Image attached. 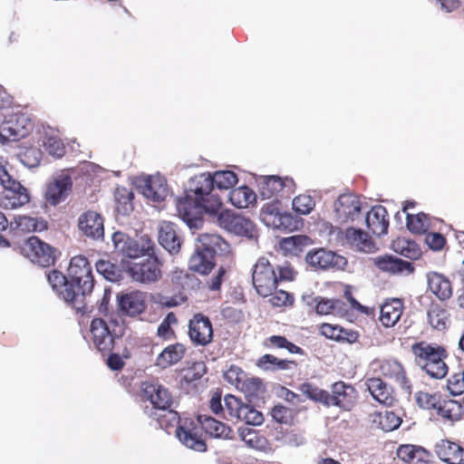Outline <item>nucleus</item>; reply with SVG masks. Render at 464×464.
<instances>
[{"label": "nucleus", "mask_w": 464, "mask_h": 464, "mask_svg": "<svg viewBox=\"0 0 464 464\" xmlns=\"http://www.w3.org/2000/svg\"><path fill=\"white\" fill-rule=\"evenodd\" d=\"M120 308L130 315L140 314L145 308V295L140 291L123 294L118 297Z\"/></svg>", "instance_id": "29"}, {"label": "nucleus", "mask_w": 464, "mask_h": 464, "mask_svg": "<svg viewBox=\"0 0 464 464\" xmlns=\"http://www.w3.org/2000/svg\"><path fill=\"white\" fill-rule=\"evenodd\" d=\"M401 417L393 411H384L379 413V425L384 431H392L400 427Z\"/></svg>", "instance_id": "50"}, {"label": "nucleus", "mask_w": 464, "mask_h": 464, "mask_svg": "<svg viewBox=\"0 0 464 464\" xmlns=\"http://www.w3.org/2000/svg\"><path fill=\"white\" fill-rule=\"evenodd\" d=\"M225 379L237 389L246 378L245 372L237 366L232 365L224 373Z\"/></svg>", "instance_id": "60"}, {"label": "nucleus", "mask_w": 464, "mask_h": 464, "mask_svg": "<svg viewBox=\"0 0 464 464\" xmlns=\"http://www.w3.org/2000/svg\"><path fill=\"white\" fill-rule=\"evenodd\" d=\"M397 456L406 463L417 464L418 462L427 461L430 458V453L421 447L408 444L398 448Z\"/></svg>", "instance_id": "38"}, {"label": "nucleus", "mask_w": 464, "mask_h": 464, "mask_svg": "<svg viewBox=\"0 0 464 464\" xmlns=\"http://www.w3.org/2000/svg\"><path fill=\"white\" fill-rule=\"evenodd\" d=\"M435 452L440 459L448 464H464V449L448 440H441L435 445Z\"/></svg>", "instance_id": "22"}, {"label": "nucleus", "mask_w": 464, "mask_h": 464, "mask_svg": "<svg viewBox=\"0 0 464 464\" xmlns=\"http://www.w3.org/2000/svg\"><path fill=\"white\" fill-rule=\"evenodd\" d=\"M344 304L341 300L321 298L316 304V313L319 314H343Z\"/></svg>", "instance_id": "44"}, {"label": "nucleus", "mask_w": 464, "mask_h": 464, "mask_svg": "<svg viewBox=\"0 0 464 464\" xmlns=\"http://www.w3.org/2000/svg\"><path fill=\"white\" fill-rule=\"evenodd\" d=\"M367 227L372 234L381 237L387 234L389 227V219L387 210L384 207L379 205L374 206L368 211L366 215Z\"/></svg>", "instance_id": "23"}, {"label": "nucleus", "mask_w": 464, "mask_h": 464, "mask_svg": "<svg viewBox=\"0 0 464 464\" xmlns=\"http://www.w3.org/2000/svg\"><path fill=\"white\" fill-rule=\"evenodd\" d=\"M198 421L210 437L221 440H232L233 431L227 424L208 415H198Z\"/></svg>", "instance_id": "24"}, {"label": "nucleus", "mask_w": 464, "mask_h": 464, "mask_svg": "<svg viewBox=\"0 0 464 464\" xmlns=\"http://www.w3.org/2000/svg\"><path fill=\"white\" fill-rule=\"evenodd\" d=\"M47 279L52 288L57 292L65 302L72 304V301L65 296L67 292L70 294L76 293L75 286L72 285L71 279L68 280L65 276L57 270H53L48 274Z\"/></svg>", "instance_id": "35"}, {"label": "nucleus", "mask_w": 464, "mask_h": 464, "mask_svg": "<svg viewBox=\"0 0 464 464\" xmlns=\"http://www.w3.org/2000/svg\"><path fill=\"white\" fill-rule=\"evenodd\" d=\"M269 296H271L269 299L270 304L276 307L285 306L292 303L291 295L284 290H275Z\"/></svg>", "instance_id": "62"}, {"label": "nucleus", "mask_w": 464, "mask_h": 464, "mask_svg": "<svg viewBox=\"0 0 464 464\" xmlns=\"http://www.w3.org/2000/svg\"><path fill=\"white\" fill-rule=\"evenodd\" d=\"M222 238L216 234H201L198 237L196 247H200L202 251H210L212 256L218 248H220Z\"/></svg>", "instance_id": "49"}, {"label": "nucleus", "mask_w": 464, "mask_h": 464, "mask_svg": "<svg viewBox=\"0 0 464 464\" xmlns=\"http://www.w3.org/2000/svg\"><path fill=\"white\" fill-rule=\"evenodd\" d=\"M366 386L372 398L381 404L392 405L393 402L392 390L380 378H371Z\"/></svg>", "instance_id": "32"}, {"label": "nucleus", "mask_w": 464, "mask_h": 464, "mask_svg": "<svg viewBox=\"0 0 464 464\" xmlns=\"http://www.w3.org/2000/svg\"><path fill=\"white\" fill-rule=\"evenodd\" d=\"M310 244V239L306 236L296 235L282 238L280 240V248L285 254L297 255L302 252L304 247Z\"/></svg>", "instance_id": "40"}, {"label": "nucleus", "mask_w": 464, "mask_h": 464, "mask_svg": "<svg viewBox=\"0 0 464 464\" xmlns=\"http://www.w3.org/2000/svg\"><path fill=\"white\" fill-rule=\"evenodd\" d=\"M426 278L429 289L440 300H447L451 297V283L444 275L432 271L427 273Z\"/></svg>", "instance_id": "25"}, {"label": "nucleus", "mask_w": 464, "mask_h": 464, "mask_svg": "<svg viewBox=\"0 0 464 464\" xmlns=\"http://www.w3.org/2000/svg\"><path fill=\"white\" fill-rule=\"evenodd\" d=\"M150 416L158 420L160 428L166 430L169 426H174L179 422L178 413L169 408L166 411H159L158 412L152 411Z\"/></svg>", "instance_id": "53"}, {"label": "nucleus", "mask_w": 464, "mask_h": 464, "mask_svg": "<svg viewBox=\"0 0 464 464\" xmlns=\"http://www.w3.org/2000/svg\"><path fill=\"white\" fill-rule=\"evenodd\" d=\"M214 188L218 189H229L238 181L236 173L230 170H218L211 174Z\"/></svg>", "instance_id": "42"}, {"label": "nucleus", "mask_w": 464, "mask_h": 464, "mask_svg": "<svg viewBox=\"0 0 464 464\" xmlns=\"http://www.w3.org/2000/svg\"><path fill=\"white\" fill-rule=\"evenodd\" d=\"M22 252L31 262L46 267L54 263L55 249L37 237H30L22 247Z\"/></svg>", "instance_id": "8"}, {"label": "nucleus", "mask_w": 464, "mask_h": 464, "mask_svg": "<svg viewBox=\"0 0 464 464\" xmlns=\"http://www.w3.org/2000/svg\"><path fill=\"white\" fill-rule=\"evenodd\" d=\"M263 223L276 229H292L295 222L289 213H281L275 204L266 205L260 213Z\"/></svg>", "instance_id": "19"}, {"label": "nucleus", "mask_w": 464, "mask_h": 464, "mask_svg": "<svg viewBox=\"0 0 464 464\" xmlns=\"http://www.w3.org/2000/svg\"><path fill=\"white\" fill-rule=\"evenodd\" d=\"M411 351L415 357V362L428 375L441 379L447 374L448 367L444 362L446 352L442 347L420 342L413 344Z\"/></svg>", "instance_id": "3"}, {"label": "nucleus", "mask_w": 464, "mask_h": 464, "mask_svg": "<svg viewBox=\"0 0 464 464\" xmlns=\"http://www.w3.org/2000/svg\"><path fill=\"white\" fill-rule=\"evenodd\" d=\"M362 203L359 198L351 193L341 195L334 203V211L337 219L341 223L353 220L359 216Z\"/></svg>", "instance_id": "17"}, {"label": "nucleus", "mask_w": 464, "mask_h": 464, "mask_svg": "<svg viewBox=\"0 0 464 464\" xmlns=\"http://www.w3.org/2000/svg\"><path fill=\"white\" fill-rule=\"evenodd\" d=\"M20 161L28 168L39 165L42 159V152L39 149L31 147L18 154Z\"/></svg>", "instance_id": "57"}, {"label": "nucleus", "mask_w": 464, "mask_h": 464, "mask_svg": "<svg viewBox=\"0 0 464 464\" xmlns=\"http://www.w3.org/2000/svg\"><path fill=\"white\" fill-rule=\"evenodd\" d=\"M238 435L248 447L256 448L257 446L258 438L255 430L247 427H241L238 429Z\"/></svg>", "instance_id": "63"}, {"label": "nucleus", "mask_w": 464, "mask_h": 464, "mask_svg": "<svg viewBox=\"0 0 464 464\" xmlns=\"http://www.w3.org/2000/svg\"><path fill=\"white\" fill-rule=\"evenodd\" d=\"M95 266L97 272L109 281H116L120 276L118 267L108 260H98Z\"/></svg>", "instance_id": "56"}, {"label": "nucleus", "mask_w": 464, "mask_h": 464, "mask_svg": "<svg viewBox=\"0 0 464 464\" xmlns=\"http://www.w3.org/2000/svg\"><path fill=\"white\" fill-rule=\"evenodd\" d=\"M230 203L237 208H248L256 201V193L246 186L239 187L229 193Z\"/></svg>", "instance_id": "39"}, {"label": "nucleus", "mask_w": 464, "mask_h": 464, "mask_svg": "<svg viewBox=\"0 0 464 464\" xmlns=\"http://www.w3.org/2000/svg\"><path fill=\"white\" fill-rule=\"evenodd\" d=\"M188 334L193 343L205 346L213 338V329L209 319L201 314H195L188 324Z\"/></svg>", "instance_id": "16"}, {"label": "nucleus", "mask_w": 464, "mask_h": 464, "mask_svg": "<svg viewBox=\"0 0 464 464\" xmlns=\"http://www.w3.org/2000/svg\"><path fill=\"white\" fill-rule=\"evenodd\" d=\"M305 260L311 266L323 270H341L347 265V260L344 256L324 248L308 252Z\"/></svg>", "instance_id": "12"}, {"label": "nucleus", "mask_w": 464, "mask_h": 464, "mask_svg": "<svg viewBox=\"0 0 464 464\" xmlns=\"http://www.w3.org/2000/svg\"><path fill=\"white\" fill-rule=\"evenodd\" d=\"M216 219L218 226L225 230L248 238L256 237L255 224L241 215L235 213L229 209H222V208L215 214H208Z\"/></svg>", "instance_id": "4"}, {"label": "nucleus", "mask_w": 464, "mask_h": 464, "mask_svg": "<svg viewBox=\"0 0 464 464\" xmlns=\"http://www.w3.org/2000/svg\"><path fill=\"white\" fill-rule=\"evenodd\" d=\"M91 334L92 343L100 352H110L114 346V340L122 334L121 331L117 333L111 330L107 323L102 318H95L91 323Z\"/></svg>", "instance_id": "10"}, {"label": "nucleus", "mask_w": 464, "mask_h": 464, "mask_svg": "<svg viewBox=\"0 0 464 464\" xmlns=\"http://www.w3.org/2000/svg\"><path fill=\"white\" fill-rule=\"evenodd\" d=\"M72 181L68 174L61 173L48 185L46 190V199L52 204L56 205L64 200L72 190Z\"/></svg>", "instance_id": "20"}, {"label": "nucleus", "mask_w": 464, "mask_h": 464, "mask_svg": "<svg viewBox=\"0 0 464 464\" xmlns=\"http://www.w3.org/2000/svg\"><path fill=\"white\" fill-rule=\"evenodd\" d=\"M347 242L359 251L370 253L373 251L374 245L368 234L361 229L348 228L345 232Z\"/></svg>", "instance_id": "36"}, {"label": "nucleus", "mask_w": 464, "mask_h": 464, "mask_svg": "<svg viewBox=\"0 0 464 464\" xmlns=\"http://www.w3.org/2000/svg\"><path fill=\"white\" fill-rule=\"evenodd\" d=\"M176 436L181 443L186 447L202 452L207 447L203 440H201L196 432L185 425H179L176 429Z\"/></svg>", "instance_id": "37"}, {"label": "nucleus", "mask_w": 464, "mask_h": 464, "mask_svg": "<svg viewBox=\"0 0 464 464\" xmlns=\"http://www.w3.org/2000/svg\"><path fill=\"white\" fill-rule=\"evenodd\" d=\"M407 227L412 233H426L430 227V219L424 213L417 215L407 214Z\"/></svg>", "instance_id": "47"}, {"label": "nucleus", "mask_w": 464, "mask_h": 464, "mask_svg": "<svg viewBox=\"0 0 464 464\" xmlns=\"http://www.w3.org/2000/svg\"><path fill=\"white\" fill-rule=\"evenodd\" d=\"M379 368L383 376L394 380L402 389H410L405 372L398 361L392 359L383 360L380 362Z\"/></svg>", "instance_id": "33"}, {"label": "nucleus", "mask_w": 464, "mask_h": 464, "mask_svg": "<svg viewBox=\"0 0 464 464\" xmlns=\"http://www.w3.org/2000/svg\"><path fill=\"white\" fill-rule=\"evenodd\" d=\"M415 401L417 405L428 411H435L439 407L440 401V396L436 393H430L427 392H418L415 394Z\"/></svg>", "instance_id": "51"}, {"label": "nucleus", "mask_w": 464, "mask_h": 464, "mask_svg": "<svg viewBox=\"0 0 464 464\" xmlns=\"http://www.w3.org/2000/svg\"><path fill=\"white\" fill-rule=\"evenodd\" d=\"M226 417L229 420H241L248 425L257 426L264 421L263 414L253 406L245 404L234 395L227 394L224 398Z\"/></svg>", "instance_id": "6"}, {"label": "nucleus", "mask_w": 464, "mask_h": 464, "mask_svg": "<svg viewBox=\"0 0 464 464\" xmlns=\"http://www.w3.org/2000/svg\"><path fill=\"white\" fill-rule=\"evenodd\" d=\"M272 418L279 423H289L293 418L292 411L283 405H276L271 411Z\"/></svg>", "instance_id": "61"}, {"label": "nucleus", "mask_w": 464, "mask_h": 464, "mask_svg": "<svg viewBox=\"0 0 464 464\" xmlns=\"http://www.w3.org/2000/svg\"><path fill=\"white\" fill-rule=\"evenodd\" d=\"M292 362L280 360L272 354H265L259 358L257 366L265 371H276L288 369Z\"/></svg>", "instance_id": "48"}, {"label": "nucleus", "mask_w": 464, "mask_h": 464, "mask_svg": "<svg viewBox=\"0 0 464 464\" xmlns=\"http://www.w3.org/2000/svg\"><path fill=\"white\" fill-rule=\"evenodd\" d=\"M139 189L142 195L152 202L164 201L169 195L166 179L160 175H152L140 180Z\"/></svg>", "instance_id": "13"}, {"label": "nucleus", "mask_w": 464, "mask_h": 464, "mask_svg": "<svg viewBox=\"0 0 464 464\" xmlns=\"http://www.w3.org/2000/svg\"><path fill=\"white\" fill-rule=\"evenodd\" d=\"M17 227L25 232L44 231L47 228V223L43 218L23 216L15 220Z\"/></svg>", "instance_id": "46"}, {"label": "nucleus", "mask_w": 464, "mask_h": 464, "mask_svg": "<svg viewBox=\"0 0 464 464\" xmlns=\"http://www.w3.org/2000/svg\"><path fill=\"white\" fill-rule=\"evenodd\" d=\"M293 209L300 215H308L314 208L315 201L309 195L296 196L292 201Z\"/></svg>", "instance_id": "55"}, {"label": "nucleus", "mask_w": 464, "mask_h": 464, "mask_svg": "<svg viewBox=\"0 0 464 464\" xmlns=\"http://www.w3.org/2000/svg\"><path fill=\"white\" fill-rule=\"evenodd\" d=\"M331 392L326 405L338 406L344 411H350L355 405L357 392L352 385L337 382L332 385Z\"/></svg>", "instance_id": "15"}, {"label": "nucleus", "mask_w": 464, "mask_h": 464, "mask_svg": "<svg viewBox=\"0 0 464 464\" xmlns=\"http://www.w3.org/2000/svg\"><path fill=\"white\" fill-rule=\"evenodd\" d=\"M214 257L210 251H202L200 247H196L194 254L189 258L188 267L192 271L207 275L215 266Z\"/></svg>", "instance_id": "34"}, {"label": "nucleus", "mask_w": 464, "mask_h": 464, "mask_svg": "<svg viewBox=\"0 0 464 464\" xmlns=\"http://www.w3.org/2000/svg\"><path fill=\"white\" fill-rule=\"evenodd\" d=\"M43 146L51 156L55 158H61L65 153L63 143L58 137L53 135H45Z\"/></svg>", "instance_id": "52"}, {"label": "nucleus", "mask_w": 464, "mask_h": 464, "mask_svg": "<svg viewBox=\"0 0 464 464\" xmlns=\"http://www.w3.org/2000/svg\"><path fill=\"white\" fill-rule=\"evenodd\" d=\"M78 227L84 236L92 239L99 240L104 237L103 218L96 211L82 213L78 218Z\"/></svg>", "instance_id": "18"}, {"label": "nucleus", "mask_w": 464, "mask_h": 464, "mask_svg": "<svg viewBox=\"0 0 464 464\" xmlns=\"http://www.w3.org/2000/svg\"><path fill=\"white\" fill-rule=\"evenodd\" d=\"M373 263L380 270L392 274L403 272L411 274L413 272V267L410 262L388 255L375 257Z\"/></svg>", "instance_id": "30"}, {"label": "nucleus", "mask_w": 464, "mask_h": 464, "mask_svg": "<svg viewBox=\"0 0 464 464\" xmlns=\"http://www.w3.org/2000/svg\"><path fill=\"white\" fill-rule=\"evenodd\" d=\"M142 397L153 406V411H166L172 404V395L159 382H143L140 386Z\"/></svg>", "instance_id": "11"}, {"label": "nucleus", "mask_w": 464, "mask_h": 464, "mask_svg": "<svg viewBox=\"0 0 464 464\" xmlns=\"http://www.w3.org/2000/svg\"><path fill=\"white\" fill-rule=\"evenodd\" d=\"M213 188L211 173H201L189 179L188 196L177 200L178 215L190 228L201 226L198 215L202 211L215 214L221 208V199L212 192Z\"/></svg>", "instance_id": "1"}, {"label": "nucleus", "mask_w": 464, "mask_h": 464, "mask_svg": "<svg viewBox=\"0 0 464 464\" xmlns=\"http://www.w3.org/2000/svg\"><path fill=\"white\" fill-rule=\"evenodd\" d=\"M403 305L400 299H392L385 302L380 310V321L385 327H392L402 314Z\"/></svg>", "instance_id": "31"}, {"label": "nucleus", "mask_w": 464, "mask_h": 464, "mask_svg": "<svg viewBox=\"0 0 464 464\" xmlns=\"http://www.w3.org/2000/svg\"><path fill=\"white\" fill-rule=\"evenodd\" d=\"M148 256L147 258L129 262L126 266L128 275L136 282L150 283L157 281L161 272L157 258Z\"/></svg>", "instance_id": "9"}, {"label": "nucleus", "mask_w": 464, "mask_h": 464, "mask_svg": "<svg viewBox=\"0 0 464 464\" xmlns=\"http://www.w3.org/2000/svg\"><path fill=\"white\" fill-rule=\"evenodd\" d=\"M112 242L118 252L131 259L153 254L154 242L147 237H141L136 241L122 232H115Z\"/></svg>", "instance_id": "5"}, {"label": "nucleus", "mask_w": 464, "mask_h": 464, "mask_svg": "<svg viewBox=\"0 0 464 464\" xmlns=\"http://www.w3.org/2000/svg\"><path fill=\"white\" fill-rule=\"evenodd\" d=\"M186 348L182 343H177L165 347L155 360V366L167 369L182 360Z\"/></svg>", "instance_id": "27"}, {"label": "nucleus", "mask_w": 464, "mask_h": 464, "mask_svg": "<svg viewBox=\"0 0 464 464\" xmlns=\"http://www.w3.org/2000/svg\"><path fill=\"white\" fill-rule=\"evenodd\" d=\"M252 283L256 293L264 297L269 296L276 289L278 278L267 259L261 257L255 264Z\"/></svg>", "instance_id": "7"}, {"label": "nucleus", "mask_w": 464, "mask_h": 464, "mask_svg": "<svg viewBox=\"0 0 464 464\" xmlns=\"http://www.w3.org/2000/svg\"><path fill=\"white\" fill-rule=\"evenodd\" d=\"M427 314L429 323L435 329L444 330L450 324L449 313L439 304H432Z\"/></svg>", "instance_id": "41"}, {"label": "nucleus", "mask_w": 464, "mask_h": 464, "mask_svg": "<svg viewBox=\"0 0 464 464\" xmlns=\"http://www.w3.org/2000/svg\"><path fill=\"white\" fill-rule=\"evenodd\" d=\"M237 389L244 392L246 397L252 398L262 392L263 386L259 379L246 377Z\"/></svg>", "instance_id": "58"}, {"label": "nucleus", "mask_w": 464, "mask_h": 464, "mask_svg": "<svg viewBox=\"0 0 464 464\" xmlns=\"http://www.w3.org/2000/svg\"><path fill=\"white\" fill-rule=\"evenodd\" d=\"M33 123L24 114L14 115L4 121L0 127V137L5 140H16L27 135Z\"/></svg>", "instance_id": "14"}, {"label": "nucleus", "mask_w": 464, "mask_h": 464, "mask_svg": "<svg viewBox=\"0 0 464 464\" xmlns=\"http://www.w3.org/2000/svg\"><path fill=\"white\" fill-rule=\"evenodd\" d=\"M294 182L292 179L285 178L282 179L278 176H267L262 179L259 184L260 196L264 199L270 198L277 195L284 188H289L293 186Z\"/></svg>", "instance_id": "28"}, {"label": "nucleus", "mask_w": 464, "mask_h": 464, "mask_svg": "<svg viewBox=\"0 0 464 464\" xmlns=\"http://www.w3.org/2000/svg\"><path fill=\"white\" fill-rule=\"evenodd\" d=\"M461 406L455 401H440L435 412L438 416L449 420H456L460 414Z\"/></svg>", "instance_id": "45"}, {"label": "nucleus", "mask_w": 464, "mask_h": 464, "mask_svg": "<svg viewBox=\"0 0 464 464\" xmlns=\"http://www.w3.org/2000/svg\"><path fill=\"white\" fill-rule=\"evenodd\" d=\"M206 372V364L203 362H195L189 367L183 370L180 383L182 386L184 384H191L195 381L201 379Z\"/></svg>", "instance_id": "43"}, {"label": "nucleus", "mask_w": 464, "mask_h": 464, "mask_svg": "<svg viewBox=\"0 0 464 464\" xmlns=\"http://www.w3.org/2000/svg\"><path fill=\"white\" fill-rule=\"evenodd\" d=\"M320 330L322 334L326 338L334 340H340L344 338L343 336V330L340 326L333 325L330 324H323Z\"/></svg>", "instance_id": "64"}, {"label": "nucleus", "mask_w": 464, "mask_h": 464, "mask_svg": "<svg viewBox=\"0 0 464 464\" xmlns=\"http://www.w3.org/2000/svg\"><path fill=\"white\" fill-rule=\"evenodd\" d=\"M300 392L305 395L308 399L319 401L326 404L327 399L329 398V392L322 390L311 383L304 382L301 384L299 388Z\"/></svg>", "instance_id": "54"}, {"label": "nucleus", "mask_w": 464, "mask_h": 464, "mask_svg": "<svg viewBox=\"0 0 464 464\" xmlns=\"http://www.w3.org/2000/svg\"><path fill=\"white\" fill-rule=\"evenodd\" d=\"M29 202V195L25 188L14 186L4 189L0 195V207L5 209H15Z\"/></svg>", "instance_id": "26"}, {"label": "nucleus", "mask_w": 464, "mask_h": 464, "mask_svg": "<svg viewBox=\"0 0 464 464\" xmlns=\"http://www.w3.org/2000/svg\"><path fill=\"white\" fill-rule=\"evenodd\" d=\"M68 276L76 293L67 292L65 296L72 301L76 310L82 311L85 308V296L92 293L94 285L92 267L87 258L83 256H73L69 265Z\"/></svg>", "instance_id": "2"}, {"label": "nucleus", "mask_w": 464, "mask_h": 464, "mask_svg": "<svg viewBox=\"0 0 464 464\" xmlns=\"http://www.w3.org/2000/svg\"><path fill=\"white\" fill-rule=\"evenodd\" d=\"M447 389L453 396H459L464 392V370L448 379Z\"/></svg>", "instance_id": "59"}, {"label": "nucleus", "mask_w": 464, "mask_h": 464, "mask_svg": "<svg viewBox=\"0 0 464 464\" xmlns=\"http://www.w3.org/2000/svg\"><path fill=\"white\" fill-rule=\"evenodd\" d=\"M159 243L169 254H178L181 247V239L176 226L169 221H161L158 228Z\"/></svg>", "instance_id": "21"}]
</instances>
